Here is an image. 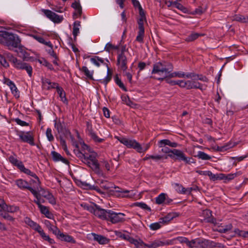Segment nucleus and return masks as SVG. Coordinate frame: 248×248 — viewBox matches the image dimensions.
<instances>
[{"instance_id": "obj_1", "label": "nucleus", "mask_w": 248, "mask_h": 248, "mask_svg": "<svg viewBox=\"0 0 248 248\" xmlns=\"http://www.w3.org/2000/svg\"><path fill=\"white\" fill-rule=\"evenodd\" d=\"M173 70L172 64L168 62L162 61L156 62L153 64V68L151 73L152 74H158L159 75H167Z\"/></svg>"}, {"instance_id": "obj_2", "label": "nucleus", "mask_w": 248, "mask_h": 248, "mask_svg": "<svg viewBox=\"0 0 248 248\" xmlns=\"http://www.w3.org/2000/svg\"><path fill=\"white\" fill-rule=\"evenodd\" d=\"M103 190H109V194L120 197H131L133 196V191L124 190L120 187H101Z\"/></svg>"}, {"instance_id": "obj_3", "label": "nucleus", "mask_w": 248, "mask_h": 248, "mask_svg": "<svg viewBox=\"0 0 248 248\" xmlns=\"http://www.w3.org/2000/svg\"><path fill=\"white\" fill-rule=\"evenodd\" d=\"M168 156L174 160L183 161L186 163H189L191 162L190 160L192 159L190 157H186L181 150L175 149H173L172 154H168Z\"/></svg>"}, {"instance_id": "obj_4", "label": "nucleus", "mask_w": 248, "mask_h": 248, "mask_svg": "<svg viewBox=\"0 0 248 248\" xmlns=\"http://www.w3.org/2000/svg\"><path fill=\"white\" fill-rule=\"evenodd\" d=\"M121 143L124 144L128 148H132L140 153L142 151V147L141 145L135 140H129L123 138L119 140Z\"/></svg>"}, {"instance_id": "obj_5", "label": "nucleus", "mask_w": 248, "mask_h": 248, "mask_svg": "<svg viewBox=\"0 0 248 248\" xmlns=\"http://www.w3.org/2000/svg\"><path fill=\"white\" fill-rule=\"evenodd\" d=\"M20 42L21 40L18 35L8 32L5 42L7 46L17 48L21 45Z\"/></svg>"}, {"instance_id": "obj_6", "label": "nucleus", "mask_w": 248, "mask_h": 248, "mask_svg": "<svg viewBox=\"0 0 248 248\" xmlns=\"http://www.w3.org/2000/svg\"><path fill=\"white\" fill-rule=\"evenodd\" d=\"M125 215L122 213H116L112 210H109L108 216L107 221H110L112 223H117L123 222L125 220L124 217Z\"/></svg>"}, {"instance_id": "obj_7", "label": "nucleus", "mask_w": 248, "mask_h": 248, "mask_svg": "<svg viewBox=\"0 0 248 248\" xmlns=\"http://www.w3.org/2000/svg\"><path fill=\"white\" fill-rule=\"evenodd\" d=\"M93 204L95 206L93 214L100 219L107 220L109 210H107L102 209L99 205L94 203H93Z\"/></svg>"}, {"instance_id": "obj_8", "label": "nucleus", "mask_w": 248, "mask_h": 248, "mask_svg": "<svg viewBox=\"0 0 248 248\" xmlns=\"http://www.w3.org/2000/svg\"><path fill=\"white\" fill-rule=\"evenodd\" d=\"M180 87L181 88H186L187 90L192 89H201L202 84L200 82L193 80H181Z\"/></svg>"}, {"instance_id": "obj_9", "label": "nucleus", "mask_w": 248, "mask_h": 248, "mask_svg": "<svg viewBox=\"0 0 248 248\" xmlns=\"http://www.w3.org/2000/svg\"><path fill=\"white\" fill-rule=\"evenodd\" d=\"M20 188H22L23 189L27 188L29 190L32 194L35 197H40L41 198V196L45 198V196L47 195V193H49V191L46 190L45 189L43 188L42 187H20Z\"/></svg>"}, {"instance_id": "obj_10", "label": "nucleus", "mask_w": 248, "mask_h": 248, "mask_svg": "<svg viewBox=\"0 0 248 248\" xmlns=\"http://www.w3.org/2000/svg\"><path fill=\"white\" fill-rule=\"evenodd\" d=\"M86 133L95 142L101 143L104 140L103 139L100 138L97 136L93 128L92 124L88 122L86 123Z\"/></svg>"}, {"instance_id": "obj_11", "label": "nucleus", "mask_w": 248, "mask_h": 248, "mask_svg": "<svg viewBox=\"0 0 248 248\" xmlns=\"http://www.w3.org/2000/svg\"><path fill=\"white\" fill-rule=\"evenodd\" d=\"M42 11L47 18L54 23H60L63 19L62 16H60L49 10L43 9Z\"/></svg>"}, {"instance_id": "obj_12", "label": "nucleus", "mask_w": 248, "mask_h": 248, "mask_svg": "<svg viewBox=\"0 0 248 248\" xmlns=\"http://www.w3.org/2000/svg\"><path fill=\"white\" fill-rule=\"evenodd\" d=\"M18 136L23 142L28 143L32 146L35 145L33 137L30 132H21Z\"/></svg>"}, {"instance_id": "obj_13", "label": "nucleus", "mask_w": 248, "mask_h": 248, "mask_svg": "<svg viewBox=\"0 0 248 248\" xmlns=\"http://www.w3.org/2000/svg\"><path fill=\"white\" fill-rule=\"evenodd\" d=\"M14 67L19 70H25L30 77L32 76V68L28 63L23 62L19 60Z\"/></svg>"}, {"instance_id": "obj_14", "label": "nucleus", "mask_w": 248, "mask_h": 248, "mask_svg": "<svg viewBox=\"0 0 248 248\" xmlns=\"http://www.w3.org/2000/svg\"><path fill=\"white\" fill-rule=\"evenodd\" d=\"M202 216L203 217V220L208 223H212L214 225L217 224V220L212 214V211L208 209L204 210L202 212Z\"/></svg>"}, {"instance_id": "obj_15", "label": "nucleus", "mask_w": 248, "mask_h": 248, "mask_svg": "<svg viewBox=\"0 0 248 248\" xmlns=\"http://www.w3.org/2000/svg\"><path fill=\"white\" fill-rule=\"evenodd\" d=\"M56 235L57 236V238L61 241H63L73 244H75L76 243L75 240L72 236L69 235V234L63 233V232H62L60 230L58 232V233H56Z\"/></svg>"}, {"instance_id": "obj_16", "label": "nucleus", "mask_w": 248, "mask_h": 248, "mask_svg": "<svg viewBox=\"0 0 248 248\" xmlns=\"http://www.w3.org/2000/svg\"><path fill=\"white\" fill-rule=\"evenodd\" d=\"M117 64L120 65V68L123 72L126 70L127 66V59L124 54H119L117 58Z\"/></svg>"}, {"instance_id": "obj_17", "label": "nucleus", "mask_w": 248, "mask_h": 248, "mask_svg": "<svg viewBox=\"0 0 248 248\" xmlns=\"http://www.w3.org/2000/svg\"><path fill=\"white\" fill-rule=\"evenodd\" d=\"M169 240H166L164 241H160L159 240H155L150 244L146 245V247L148 248H156L157 247L163 246L170 245Z\"/></svg>"}, {"instance_id": "obj_18", "label": "nucleus", "mask_w": 248, "mask_h": 248, "mask_svg": "<svg viewBox=\"0 0 248 248\" xmlns=\"http://www.w3.org/2000/svg\"><path fill=\"white\" fill-rule=\"evenodd\" d=\"M19 170H21V171L32 176L33 178L32 180L35 182L36 185H39L40 184L39 179L36 175V174L31 171L29 169L26 168L24 164Z\"/></svg>"}, {"instance_id": "obj_19", "label": "nucleus", "mask_w": 248, "mask_h": 248, "mask_svg": "<svg viewBox=\"0 0 248 248\" xmlns=\"http://www.w3.org/2000/svg\"><path fill=\"white\" fill-rule=\"evenodd\" d=\"M200 190L199 187H177L176 190L180 194L189 195L192 190Z\"/></svg>"}, {"instance_id": "obj_20", "label": "nucleus", "mask_w": 248, "mask_h": 248, "mask_svg": "<svg viewBox=\"0 0 248 248\" xmlns=\"http://www.w3.org/2000/svg\"><path fill=\"white\" fill-rule=\"evenodd\" d=\"M52 158L54 162L61 161L65 164H68L69 161L67 159L63 158L61 154L56 151H52L51 152Z\"/></svg>"}, {"instance_id": "obj_21", "label": "nucleus", "mask_w": 248, "mask_h": 248, "mask_svg": "<svg viewBox=\"0 0 248 248\" xmlns=\"http://www.w3.org/2000/svg\"><path fill=\"white\" fill-rule=\"evenodd\" d=\"M82 161L87 164V165L90 167L93 170L98 174L101 173V171L99 169V165L98 161H85L83 160Z\"/></svg>"}, {"instance_id": "obj_22", "label": "nucleus", "mask_w": 248, "mask_h": 248, "mask_svg": "<svg viewBox=\"0 0 248 248\" xmlns=\"http://www.w3.org/2000/svg\"><path fill=\"white\" fill-rule=\"evenodd\" d=\"M179 215V214L176 212L170 213L163 217L160 218L159 219L160 222H162V223H168L173 219L174 218L178 217Z\"/></svg>"}, {"instance_id": "obj_23", "label": "nucleus", "mask_w": 248, "mask_h": 248, "mask_svg": "<svg viewBox=\"0 0 248 248\" xmlns=\"http://www.w3.org/2000/svg\"><path fill=\"white\" fill-rule=\"evenodd\" d=\"M2 209L3 211H6L7 212L14 213L17 212L19 210V207L15 205H8L6 204L5 202H2Z\"/></svg>"}, {"instance_id": "obj_24", "label": "nucleus", "mask_w": 248, "mask_h": 248, "mask_svg": "<svg viewBox=\"0 0 248 248\" xmlns=\"http://www.w3.org/2000/svg\"><path fill=\"white\" fill-rule=\"evenodd\" d=\"M92 234L93 237V239L98 242L100 244L104 245L109 242V240L105 236L94 233H92Z\"/></svg>"}, {"instance_id": "obj_25", "label": "nucleus", "mask_w": 248, "mask_h": 248, "mask_svg": "<svg viewBox=\"0 0 248 248\" xmlns=\"http://www.w3.org/2000/svg\"><path fill=\"white\" fill-rule=\"evenodd\" d=\"M158 145L160 147H164L166 145H168L171 147H177L178 144L175 142H171L169 140L164 139L158 141Z\"/></svg>"}, {"instance_id": "obj_26", "label": "nucleus", "mask_w": 248, "mask_h": 248, "mask_svg": "<svg viewBox=\"0 0 248 248\" xmlns=\"http://www.w3.org/2000/svg\"><path fill=\"white\" fill-rule=\"evenodd\" d=\"M38 232L41 237L45 241H47L50 244H53L55 243V241L53 239H51L49 236L46 234L42 227L40 226L38 230L36 231Z\"/></svg>"}, {"instance_id": "obj_27", "label": "nucleus", "mask_w": 248, "mask_h": 248, "mask_svg": "<svg viewBox=\"0 0 248 248\" xmlns=\"http://www.w3.org/2000/svg\"><path fill=\"white\" fill-rule=\"evenodd\" d=\"M8 160L12 164L16 166L18 169H20L23 165L21 161L16 158V155H10L8 157Z\"/></svg>"}, {"instance_id": "obj_28", "label": "nucleus", "mask_w": 248, "mask_h": 248, "mask_svg": "<svg viewBox=\"0 0 248 248\" xmlns=\"http://www.w3.org/2000/svg\"><path fill=\"white\" fill-rule=\"evenodd\" d=\"M25 223L29 225L31 228L33 230L36 231L41 226L39 224H37L36 222L32 220L30 217H26L24 218Z\"/></svg>"}, {"instance_id": "obj_29", "label": "nucleus", "mask_w": 248, "mask_h": 248, "mask_svg": "<svg viewBox=\"0 0 248 248\" xmlns=\"http://www.w3.org/2000/svg\"><path fill=\"white\" fill-rule=\"evenodd\" d=\"M129 243L133 244L136 248H145L146 247V245L141 240H137L133 237H131Z\"/></svg>"}, {"instance_id": "obj_30", "label": "nucleus", "mask_w": 248, "mask_h": 248, "mask_svg": "<svg viewBox=\"0 0 248 248\" xmlns=\"http://www.w3.org/2000/svg\"><path fill=\"white\" fill-rule=\"evenodd\" d=\"M188 239L185 237H177L171 240H169L170 245L176 244L177 242L186 244Z\"/></svg>"}, {"instance_id": "obj_31", "label": "nucleus", "mask_w": 248, "mask_h": 248, "mask_svg": "<svg viewBox=\"0 0 248 248\" xmlns=\"http://www.w3.org/2000/svg\"><path fill=\"white\" fill-rule=\"evenodd\" d=\"M17 48H18V49L16 50V51L17 53L18 56L22 58L24 61L27 60L29 56L28 52H27L23 47L20 45H19V46Z\"/></svg>"}, {"instance_id": "obj_32", "label": "nucleus", "mask_w": 248, "mask_h": 248, "mask_svg": "<svg viewBox=\"0 0 248 248\" xmlns=\"http://www.w3.org/2000/svg\"><path fill=\"white\" fill-rule=\"evenodd\" d=\"M44 224L47 228V229L50 231H51L55 235H56V233H58V232L59 231V229L56 226L53 225L48 220H45L44 221Z\"/></svg>"}, {"instance_id": "obj_33", "label": "nucleus", "mask_w": 248, "mask_h": 248, "mask_svg": "<svg viewBox=\"0 0 248 248\" xmlns=\"http://www.w3.org/2000/svg\"><path fill=\"white\" fill-rule=\"evenodd\" d=\"M80 26V22L76 21L73 24V34L74 39L76 40V38L78 34L79 33V27Z\"/></svg>"}, {"instance_id": "obj_34", "label": "nucleus", "mask_w": 248, "mask_h": 248, "mask_svg": "<svg viewBox=\"0 0 248 248\" xmlns=\"http://www.w3.org/2000/svg\"><path fill=\"white\" fill-rule=\"evenodd\" d=\"M112 73L110 72L109 68H108L107 75L105 78L98 80L100 83L104 84L105 86L110 81L111 79Z\"/></svg>"}, {"instance_id": "obj_35", "label": "nucleus", "mask_w": 248, "mask_h": 248, "mask_svg": "<svg viewBox=\"0 0 248 248\" xmlns=\"http://www.w3.org/2000/svg\"><path fill=\"white\" fill-rule=\"evenodd\" d=\"M57 92L59 95V97L61 98V100L64 104H67L68 101L66 99L65 93L63 89L61 87L60 88H58V90H57Z\"/></svg>"}, {"instance_id": "obj_36", "label": "nucleus", "mask_w": 248, "mask_h": 248, "mask_svg": "<svg viewBox=\"0 0 248 248\" xmlns=\"http://www.w3.org/2000/svg\"><path fill=\"white\" fill-rule=\"evenodd\" d=\"M32 37L38 42L39 43L46 45V46H48L49 47H52V44L50 41L46 42L43 37L39 36V35H33Z\"/></svg>"}, {"instance_id": "obj_37", "label": "nucleus", "mask_w": 248, "mask_h": 248, "mask_svg": "<svg viewBox=\"0 0 248 248\" xmlns=\"http://www.w3.org/2000/svg\"><path fill=\"white\" fill-rule=\"evenodd\" d=\"M239 174V172L234 173H229L227 174L221 173L223 175L222 177V180H224L225 182H229L232 179H233L235 177H236Z\"/></svg>"}, {"instance_id": "obj_38", "label": "nucleus", "mask_w": 248, "mask_h": 248, "mask_svg": "<svg viewBox=\"0 0 248 248\" xmlns=\"http://www.w3.org/2000/svg\"><path fill=\"white\" fill-rule=\"evenodd\" d=\"M172 5L173 6L181 10L184 13H188V10L182 4H181L180 3H178L177 1L172 2Z\"/></svg>"}, {"instance_id": "obj_39", "label": "nucleus", "mask_w": 248, "mask_h": 248, "mask_svg": "<svg viewBox=\"0 0 248 248\" xmlns=\"http://www.w3.org/2000/svg\"><path fill=\"white\" fill-rule=\"evenodd\" d=\"M203 34L196 33V32H192L189 35H188L186 38V41L187 42H192L197 39L199 37L201 36H202Z\"/></svg>"}, {"instance_id": "obj_40", "label": "nucleus", "mask_w": 248, "mask_h": 248, "mask_svg": "<svg viewBox=\"0 0 248 248\" xmlns=\"http://www.w3.org/2000/svg\"><path fill=\"white\" fill-rule=\"evenodd\" d=\"M81 72L84 73V75L89 78L92 79L93 78V72L89 70L88 68L85 66H82V68L80 69Z\"/></svg>"}, {"instance_id": "obj_41", "label": "nucleus", "mask_w": 248, "mask_h": 248, "mask_svg": "<svg viewBox=\"0 0 248 248\" xmlns=\"http://www.w3.org/2000/svg\"><path fill=\"white\" fill-rule=\"evenodd\" d=\"M223 175L221 173L214 174L211 171L209 175L210 179L213 181L222 180Z\"/></svg>"}, {"instance_id": "obj_42", "label": "nucleus", "mask_w": 248, "mask_h": 248, "mask_svg": "<svg viewBox=\"0 0 248 248\" xmlns=\"http://www.w3.org/2000/svg\"><path fill=\"white\" fill-rule=\"evenodd\" d=\"M90 60L92 63L98 67L100 65V63H103L104 62L103 59L98 56H95L94 58H92Z\"/></svg>"}, {"instance_id": "obj_43", "label": "nucleus", "mask_w": 248, "mask_h": 248, "mask_svg": "<svg viewBox=\"0 0 248 248\" xmlns=\"http://www.w3.org/2000/svg\"><path fill=\"white\" fill-rule=\"evenodd\" d=\"M198 239H193L191 241L188 240L186 245L189 248H198Z\"/></svg>"}, {"instance_id": "obj_44", "label": "nucleus", "mask_w": 248, "mask_h": 248, "mask_svg": "<svg viewBox=\"0 0 248 248\" xmlns=\"http://www.w3.org/2000/svg\"><path fill=\"white\" fill-rule=\"evenodd\" d=\"M11 92L12 94L15 96L16 98H18L19 97V92L16 87L15 84L13 83L11 86H9Z\"/></svg>"}, {"instance_id": "obj_45", "label": "nucleus", "mask_w": 248, "mask_h": 248, "mask_svg": "<svg viewBox=\"0 0 248 248\" xmlns=\"http://www.w3.org/2000/svg\"><path fill=\"white\" fill-rule=\"evenodd\" d=\"M197 156L199 158L205 160H210L211 158L208 155L202 151H199Z\"/></svg>"}, {"instance_id": "obj_46", "label": "nucleus", "mask_w": 248, "mask_h": 248, "mask_svg": "<svg viewBox=\"0 0 248 248\" xmlns=\"http://www.w3.org/2000/svg\"><path fill=\"white\" fill-rule=\"evenodd\" d=\"M3 211L1 208L0 209V216L3 218L7 219L11 221H14L15 218L10 216L9 214L6 213H3Z\"/></svg>"}, {"instance_id": "obj_47", "label": "nucleus", "mask_w": 248, "mask_h": 248, "mask_svg": "<svg viewBox=\"0 0 248 248\" xmlns=\"http://www.w3.org/2000/svg\"><path fill=\"white\" fill-rule=\"evenodd\" d=\"M234 19L239 22L242 23H248V16H244L242 15H236Z\"/></svg>"}, {"instance_id": "obj_48", "label": "nucleus", "mask_w": 248, "mask_h": 248, "mask_svg": "<svg viewBox=\"0 0 248 248\" xmlns=\"http://www.w3.org/2000/svg\"><path fill=\"white\" fill-rule=\"evenodd\" d=\"M166 194L165 193H161L155 199L156 203L160 204L165 202L166 200Z\"/></svg>"}, {"instance_id": "obj_49", "label": "nucleus", "mask_w": 248, "mask_h": 248, "mask_svg": "<svg viewBox=\"0 0 248 248\" xmlns=\"http://www.w3.org/2000/svg\"><path fill=\"white\" fill-rule=\"evenodd\" d=\"M115 82L116 84L124 91L126 92L127 91L126 88L124 86V83L117 75L115 77Z\"/></svg>"}, {"instance_id": "obj_50", "label": "nucleus", "mask_w": 248, "mask_h": 248, "mask_svg": "<svg viewBox=\"0 0 248 248\" xmlns=\"http://www.w3.org/2000/svg\"><path fill=\"white\" fill-rule=\"evenodd\" d=\"M7 58L8 59L9 61L12 62L13 64L14 67L16 64L19 60H18L12 54L7 53L6 54Z\"/></svg>"}, {"instance_id": "obj_51", "label": "nucleus", "mask_w": 248, "mask_h": 248, "mask_svg": "<svg viewBox=\"0 0 248 248\" xmlns=\"http://www.w3.org/2000/svg\"><path fill=\"white\" fill-rule=\"evenodd\" d=\"M144 36V31L139 30L138 32V35L136 37V41L140 43H143V37Z\"/></svg>"}, {"instance_id": "obj_52", "label": "nucleus", "mask_w": 248, "mask_h": 248, "mask_svg": "<svg viewBox=\"0 0 248 248\" xmlns=\"http://www.w3.org/2000/svg\"><path fill=\"white\" fill-rule=\"evenodd\" d=\"M232 225L231 224H228L225 226H221L219 227L218 232L221 233H226L229 231H230L232 229Z\"/></svg>"}, {"instance_id": "obj_53", "label": "nucleus", "mask_w": 248, "mask_h": 248, "mask_svg": "<svg viewBox=\"0 0 248 248\" xmlns=\"http://www.w3.org/2000/svg\"><path fill=\"white\" fill-rule=\"evenodd\" d=\"M198 247H201L202 248H207L210 245V241L207 240H204L203 241H201L198 239Z\"/></svg>"}, {"instance_id": "obj_54", "label": "nucleus", "mask_w": 248, "mask_h": 248, "mask_svg": "<svg viewBox=\"0 0 248 248\" xmlns=\"http://www.w3.org/2000/svg\"><path fill=\"white\" fill-rule=\"evenodd\" d=\"M80 206L83 208L84 209L90 212L91 213H93L95 208L94 205H90L86 203H83L80 204Z\"/></svg>"}, {"instance_id": "obj_55", "label": "nucleus", "mask_w": 248, "mask_h": 248, "mask_svg": "<svg viewBox=\"0 0 248 248\" xmlns=\"http://www.w3.org/2000/svg\"><path fill=\"white\" fill-rule=\"evenodd\" d=\"M134 205L137 207H139L143 209L147 210L149 211H151V209L146 204L143 202H137L134 203Z\"/></svg>"}, {"instance_id": "obj_56", "label": "nucleus", "mask_w": 248, "mask_h": 248, "mask_svg": "<svg viewBox=\"0 0 248 248\" xmlns=\"http://www.w3.org/2000/svg\"><path fill=\"white\" fill-rule=\"evenodd\" d=\"M8 33L6 31H0V43L5 44Z\"/></svg>"}, {"instance_id": "obj_57", "label": "nucleus", "mask_w": 248, "mask_h": 248, "mask_svg": "<svg viewBox=\"0 0 248 248\" xmlns=\"http://www.w3.org/2000/svg\"><path fill=\"white\" fill-rule=\"evenodd\" d=\"M54 126L59 133H62L63 131V126L60 121H55Z\"/></svg>"}, {"instance_id": "obj_58", "label": "nucleus", "mask_w": 248, "mask_h": 248, "mask_svg": "<svg viewBox=\"0 0 248 248\" xmlns=\"http://www.w3.org/2000/svg\"><path fill=\"white\" fill-rule=\"evenodd\" d=\"M45 198L48 200V202L52 204H56V200L51 193L49 192L47 195L45 196Z\"/></svg>"}, {"instance_id": "obj_59", "label": "nucleus", "mask_w": 248, "mask_h": 248, "mask_svg": "<svg viewBox=\"0 0 248 248\" xmlns=\"http://www.w3.org/2000/svg\"><path fill=\"white\" fill-rule=\"evenodd\" d=\"M46 134L48 141H52L53 140H54V138L52 134V130L50 128H47Z\"/></svg>"}, {"instance_id": "obj_60", "label": "nucleus", "mask_w": 248, "mask_h": 248, "mask_svg": "<svg viewBox=\"0 0 248 248\" xmlns=\"http://www.w3.org/2000/svg\"><path fill=\"white\" fill-rule=\"evenodd\" d=\"M161 223H162V222H160V221L158 222L153 223L150 224L149 227L151 230L155 231L161 227Z\"/></svg>"}, {"instance_id": "obj_61", "label": "nucleus", "mask_w": 248, "mask_h": 248, "mask_svg": "<svg viewBox=\"0 0 248 248\" xmlns=\"http://www.w3.org/2000/svg\"><path fill=\"white\" fill-rule=\"evenodd\" d=\"M117 235L120 238H122V239L127 241L129 242L132 237L129 234H124L121 232H119L118 233H117Z\"/></svg>"}, {"instance_id": "obj_62", "label": "nucleus", "mask_w": 248, "mask_h": 248, "mask_svg": "<svg viewBox=\"0 0 248 248\" xmlns=\"http://www.w3.org/2000/svg\"><path fill=\"white\" fill-rule=\"evenodd\" d=\"M247 157V155L244 156H241L239 157H231V159L232 160H234L235 161L233 163V165L234 166H236L237 162L235 161H237V162H240L242 160H243L245 158H246Z\"/></svg>"}, {"instance_id": "obj_63", "label": "nucleus", "mask_w": 248, "mask_h": 248, "mask_svg": "<svg viewBox=\"0 0 248 248\" xmlns=\"http://www.w3.org/2000/svg\"><path fill=\"white\" fill-rule=\"evenodd\" d=\"M0 63L5 68L9 67V64L5 58L0 54Z\"/></svg>"}, {"instance_id": "obj_64", "label": "nucleus", "mask_w": 248, "mask_h": 248, "mask_svg": "<svg viewBox=\"0 0 248 248\" xmlns=\"http://www.w3.org/2000/svg\"><path fill=\"white\" fill-rule=\"evenodd\" d=\"M146 18H140L139 19L138 21V28L139 30L140 31H144V20H145Z\"/></svg>"}]
</instances>
